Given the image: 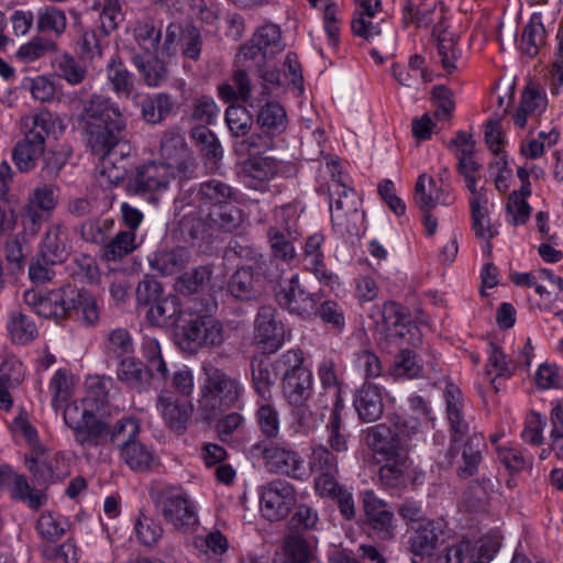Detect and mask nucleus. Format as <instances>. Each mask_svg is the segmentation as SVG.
Listing matches in <instances>:
<instances>
[{"label": "nucleus", "instance_id": "nucleus-1", "mask_svg": "<svg viewBox=\"0 0 563 563\" xmlns=\"http://www.w3.org/2000/svg\"><path fill=\"white\" fill-rule=\"evenodd\" d=\"M86 146L100 158H106L124 140L125 119L111 98L95 93L81 103L78 115Z\"/></svg>", "mask_w": 563, "mask_h": 563}, {"label": "nucleus", "instance_id": "nucleus-2", "mask_svg": "<svg viewBox=\"0 0 563 563\" xmlns=\"http://www.w3.org/2000/svg\"><path fill=\"white\" fill-rule=\"evenodd\" d=\"M446 416L451 427V445L449 455L456 457L461 452L462 463L457 466V475L468 478L476 474L482 461V450L485 446L482 435L467 437L468 423L464 419L461 391L454 385H449L444 391Z\"/></svg>", "mask_w": 563, "mask_h": 563}, {"label": "nucleus", "instance_id": "nucleus-3", "mask_svg": "<svg viewBox=\"0 0 563 563\" xmlns=\"http://www.w3.org/2000/svg\"><path fill=\"white\" fill-rule=\"evenodd\" d=\"M203 373L206 379L198 400L199 409L206 420H213L235 406L242 397L243 387L236 377L212 364H206Z\"/></svg>", "mask_w": 563, "mask_h": 563}, {"label": "nucleus", "instance_id": "nucleus-4", "mask_svg": "<svg viewBox=\"0 0 563 563\" xmlns=\"http://www.w3.org/2000/svg\"><path fill=\"white\" fill-rule=\"evenodd\" d=\"M417 419H406L395 415L387 422L376 424L365 431V443L382 457L408 452L410 441L419 432Z\"/></svg>", "mask_w": 563, "mask_h": 563}, {"label": "nucleus", "instance_id": "nucleus-5", "mask_svg": "<svg viewBox=\"0 0 563 563\" xmlns=\"http://www.w3.org/2000/svg\"><path fill=\"white\" fill-rule=\"evenodd\" d=\"M236 191L229 184L210 179L199 185L191 203L238 230L244 218L242 210L233 203Z\"/></svg>", "mask_w": 563, "mask_h": 563}, {"label": "nucleus", "instance_id": "nucleus-6", "mask_svg": "<svg viewBox=\"0 0 563 563\" xmlns=\"http://www.w3.org/2000/svg\"><path fill=\"white\" fill-rule=\"evenodd\" d=\"M152 500L167 523L180 530L198 523L196 507L180 486H164L152 493Z\"/></svg>", "mask_w": 563, "mask_h": 563}, {"label": "nucleus", "instance_id": "nucleus-7", "mask_svg": "<svg viewBox=\"0 0 563 563\" xmlns=\"http://www.w3.org/2000/svg\"><path fill=\"white\" fill-rule=\"evenodd\" d=\"M328 190L333 225L342 235H357V221L362 216L356 206V192L346 187L340 173L332 174Z\"/></svg>", "mask_w": 563, "mask_h": 563}, {"label": "nucleus", "instance_id": "nucleus-8", "mask_svg": "<svg viewBox=\"0 0 563 563\" xmlns=\"http://www.w3.org/2000/svg\"><path fill=\"white\" fill-rule=\"evenodd\" d=\"M79 289L67 285L41 294L34 289L24 291L23 300L35 313L44 318H53L58 322L73 316Z\"/></svg>", "mask_w": 563, "mask_h": 563}, {"label": "nucleus", "instance_id": "nucleus-9", "mask_svg": "<svg viewBox=\"0 0 563 563\" xmlns=\"http://www.w3.org/2000/svg\"><path fill=\"white\" fill-rule=\"evenodd\" d=\"M254 450L261 452L268 472L295 479L303 478L306 474L303 459L290 444L263 440L254 445Z\"/></svg>", "mask_w": 563, "mask_h": 563}, {"label": "nucleus", "instance_id": "nucleus-10", "mask_svg": "<svg viewBox=\"0 0 563 563\" xmlns=\"http://www.w3.org/2000/svg\"><path fill=\"white\" fill-rule=\"evenodd\" d=\"M178 230L183 241L192 246L211 243L216 232L235 231L231 225L220 222L211 212L201 211L197 206L183 216L178 222Z\"/></svg>", "mask_w": 563, "mask_h": 563}, {"label": "nucleus", "instance_id": "nucleus-11", "mask_svg": "<svg viewBox=\"0 0 563 563\" xmlns=\"http://www.w3.org/2000/svg\"><path fill=\"white\" fill-rule=\"evenodd\" d=\"M159 154L163 158L162 163L168 164L183 177H190L196 170V159L179 129L173 128L163 132Z\"/></svg>", "mask_w": 563, "mask_h": 563}, {"label": "nucleus", "instance_id": "nucleus-12", "mask_svg": "<svg viewBox=\"0 0 563 563\" xmlns=\"http://www.w3.org/2000/svg\"><path fill=\"white\" fill-rule=\"evenodd\" d=\"M296 504V490L286 481L274 479L261 487V511L269 521L285 519Z\"/></svg>", "mask_w": 563, "mask_h": 563}, {"label": "nucleus", "instance_id": "nucleus-13", "mask_svg": "<svg viewBox=\"0 0 563 563\" xmlns=\"http://www.w3.org/2000/svg\"><path fill=\"white\" fill-rule=\"evenodd\" d=\"M223 340V327L212 316H197L181 329L180 344L190 352L203 346H220Z\"/></svg>", "mask_w": 563, "mask_h": 563}, {"label": "nucleus", "instance_id": "nucleus-14", "mask_svg": "<svg viewBox=\"0 0 563 563\" xmlns=\"http://www.w3.org/2000/svg\"><path fill=\"white\" fill-rule=\"evenodd\" d=\"M177 174L168 164L148 162L139 166L126 183L130 195L146 196L166 189Z\"/></svg>", "mask_w": 563, "mask_h": 563}, {"label": "nucleus", "instance_id": "nucleus-15", "mask_svg": "<svg viewBox=\"0 0 563 563\" xmlns=\"http://www.w3.org/2000/svg\"><path fill=\"white\" fill-rule=\"evenodd\" d=\"M276 300L280 308L303 319H309L317 311L318 298L306 289L298 275L280 286Z\"/></svg>", "mask_w": 563, "mask_h": 563}, {"label": "nucleus", "instance_id": "nucleus-16", "mask_svg": "<svg viewBox=\"0 0 563 563\" xmlns=\"http://www.w3.org/2000/svg\"><path fill=\"white\" fill-rule=\"evenodd\" d=\"M445 522L442 519L421 523L408 539V551L412 563H428L444 536Z\"/></svg>", "mask_w": 563, "mask_h": 563}, {"label": "nucleus", "instance_id": "nucleus-17", "mask_svg": "<svg viewBox=\"0 0 563 563\" xmlns=\"http://www.w3.org/2000/svg\"><path fill=\"white\" fill-rule=\"evenodd\" d=\"M271 277L269 267L267 273L258 274L253 265H242L231 275L228 290L238 300H257L264 291V280Z\"/></svg>", "mask_w": 563, "mask_h": 563}, {"label": "nucleus", "instance_id": "nucleus-18", "mask_svg": "<svg viewBox=\"0 0 563 563\" xmlns=\"http://www.w3.org/2000/svg\"><path fill=\"white\" fill-rule=\"evenodd\" d=\"M365 522L383 540L394 534V514L388 505L379 499L374 492L366 490L362 495Z\"/></svg>", "mask_w": 563, "mask_h": 563}, {"label": "nucleus", "instance_id": "nucleus-19", "mask_svg": "<svg viewBox=\"0 0 563 563\" xmlns=\"http://www.w3.org/2000/svg\"><path fill=\"white\" fill-rule=\"evenodd\" d=\"M285 331L276 320L275 309L263 306L258 309L255 319V340L267 353L276 352L284 343Z\"/></svg>", "mask_w": 563, "mask_h": 563}, {"label": "nucleus", "instance_id": "nucleus-20", "mask_svg": "<svg viewBox=\"0 0 563 563\" xmlns=\"http://www.w3.org/2000/svg\"><path fill=\"white\" fill-rule=\"evenodd\" d=\"M157 408L168 429L176 433L185 432L194 411L191 402L175 397L166 389L157 398Z\"/></svg>", "mask_w": 563, "mask_h": 563}, {"label": "nucleus", "instance_id": "nucleus-21", "mask_svg": "<svg viewBox=\"0 0 563 563\" xmlns=\"http://www.w3.org/2000/svg\"><path fill=\"white\" fill-rule=\"evenodd\" d=\"M385 463L379 468V478L387 488L405 487L412 478V461L408 452L383 457Z\"/></svg>", "mask_w": 563, "mask_h": 563}, {"label": "nucleus", "instance_id": "nucleus-22", "mask_svg": "<svg viewBox=\"0 0 563 563\" xmlns=\"http://www.w3.org/2000/svg\"><path fill=\"white\" fill-rule=\"evenodd\" d=\"M115 375L120 383L136 393L147 390L152 382V374L146 371L145 364L131 355L118 360Z\"/></svg>", "mask_w": 563, "mask_h": 563}, {"label": "nucleus", "instance_id": "nucleus-23", "mask_svg": "<svg viewBox=\"0 0 563 563\" xmlns=\"http://www.w3.org/2000/svg\"><path fill=\"white\" fill-rule=\"evenodd\" d=\"M353 406L362 422L377 421L383 416L385 408L380 388L374 384H364L356 391Z\"/></svg>", "mask_w": 563, "mask_h": 563}, {"label": "nucleus", "instance_id": "nucleus-24", "mask_svg": "<svg viewBox=\"0 0 563 563\" xmlns=\"http://www.w3.org/2000/svg\"><path fill=\"white\" fill-rule=\"evenodd\" d=\"M382 323L378 325L380 333L387 339H405L410 334L415 325L410 324L409 316L405 308L395 301L384 303L380 310Z\"/></svg>", "mask_w": 563, "mask_h": 563}, {"label": "nucleus", "instance_id": "nucleus-25", "mask_svg": "<svg viewBox=\"0 0 563 563\" xmlns=\"http://www.w3.org/2000/svg\"><path fill=\"white\" fill-rule=\"evenodd\" d=\"M65 227L62 223H53L43 236L38 253L42 254L44 261L62 264L69 255Z\"/></svg>", "mask_w": 563, "mask_h": 563}, {"label": "nucleus", "instance_id": "nucleus-26", "mask_svg": "<svg viewBox=\"0 0 563 563\" xmlns=\"http://www.w3.org/2000/svg\"><path fill=\"white\" fill-rule=\"evenodd\" d=\"M183 310L179 297L169 295L152 302L146 318L152 325L175 328L178 325Z\"/></svg>", "mask_w": 563, "mask_h": 563}, {"label": "nucleus", "instance_id": "nucleus-27", "mask_svg": "<svg viewBox=\"0 0 563 563\" xmlns=\"http://www.w3.org/2000/svg\"><path fill=\"white\" fill-rule=\"evenodd\" d=\"M548 106L544 90L534 82H529L521 93L520 106L514 115L515 124L522 129L527 124V117L542 113Z\"/></svg>", "mask_w": 563, "mask_h": 563}, {"label": "nucleus", "instance_id": "nucleus-28", "mask_svg": "<svg viewBox=\"0 0 563 563\" xmlns=\"http://www.w3.org/2000/svg\"><path fill=\"white\" fill-rule=\"evenodd\" d=\"M227 260L239 258L244 265H253L258 274L267 273V267L272 264L253 244L242 238H233L224 249Z\"/></svg>", "mask_w": 563, "mask_h": 563}, {"label": "nucleus", "instance_id": "nucleus-29", "mask_svg": "<svg viewBox=\"0 0 563 563\" xmlns=\"http://www.w3.org/2000/svg\"><path fill=\"white\" fill-rule=\"evenodd\" d=\"M189 262L190 252L181 246L157 251L150 260L151 267L165 276L180 273Z\"/></svg>", "mask_w": 563, "mask_h": 563}, {"label": "nucleus", "instance_id": "nucleus-30", "mask_svg": "<svg viewBox=\"0 0 563 563\" xmlns=\"http://www.w3.org/2000/svg\"><path fill=\"white\" fill-rule=\"evenodd\" d=\"M313 559L314 552L309 542L299 534L291 533L284 538L274 563H310Z\"/></svg>", "mask_w": 563, "mask_h": 563}, {"label": "nucleus", "instance_id": "nucleus-31", "mask_svg": "<svg viewBox=\"0 0 563 563\" xmlns=\"http://www.w3.org/2000/svg\"><path fill=\"white\" fill-rule=\"evenodd\" d=\"M76 442L85 448L104 445L110 438V422L92 413L74 433Z\"/></svg>", "mask_w": 563, "mask_h": 563}, {"label": "nucleus", "instance_id": "nucleus-32", "mask_svg": "<svg viewBox=\"0 0 563 563\" xmlns=\"http://www.w3.org/2000/svg\"><path fill=\"white\" fill-rule=\"evenodd\" d=\"M323 242L324 236L322 234L316 233L309 236L305 244L303 261L306 268L313 273L320 283L330 285L333 282L334 276L327 271L324 265V256L321 250Z\"/></svg>", "mask_w": 563, "mask_h": 563}, {"label": "nucleus", "instance_id": "nucleus-33", "mask_svg": "<svg viewBox=\"0 0 563 563\" xmlns=\"http://www.w3.org/2000/svg\"><path fill=\"white\" fill-rule=\"evenodd\" d=\"M255 122L261 131L274 139L284 133L288 125L286 110L275 101H268L260 108Z\"/></svg>", "mask_w": 563, "mask_h": 563}, {"label": "nucleus", "instance_id": "nucleus-34", "mask_svg": "<svg viewBox=\"0 0 563 563\" xmlns=\"http://www.w3.org/2000/svg\"><path fill=\"white\" fill-rule=\"evenodd\" d=\"M150 55L151 56L145 57L141 54H135L132 57V62L145 85L158 87L166 81L168 70L165 63L158 58L157 54Z\"/></svg>", "mask_w": 563, "mask_h": 563}, {"label": "nucleus", "instance_id": "nucleus-35", "mask_svg": "<svg viewBox=\"0 0 563 563\" xmlns=\"http://www.w3.org/2000/svg\"><path fill=\"white\" fill-rule=\"evenodd\" d=\"M7 331L13 344L25 345L34 341L38 330L34 321L21 311H12L7 322Z\"/></svg>", "mask_w": 563, "mask_h": 563}, {"label": "nucleus", "instance_id": "nucleus-36", "mask_svg": "<svg viewBox=\"0 0 563 563\" xmlns=\"http://www.w3.org/2000/svg\"><path fill=\"white\" fill-rule=\"evenodd\" d=\"M545 44L547 31L541 16L533 14L522 30L519 49L525 55L534 57Z\"/></svg>", "mask_w": 563, "mask_h": 563}, {"label": "nucleus", "instance_id": "nucleus-37", "mask_svg": "<svg viewBox=\"0 0 563 563\" xmlns=\"http://www.w3.org/2000/svg\"><path fill=\"white\" fill-rule=\"evenodd\" d=\"M312 390V374L309 369H299L297 375L284 378V393L291 406L307 402Z\"/></svg>", "mask_w": 563, "mask_h": 563}, {"label": "nucleus", "instance_id": "nucleus-38", "mask_svg": "<svg viewBox=\"0 0 563 563\" xmlns=\"http://www.w3.org/2000/svg\"><path fill=\"white\" fill-rule=\"evenodd\" d=\"M487 202V197L478 196L475 199H470V208L472 228L475 232V236L488 241L485 252L490 253L492 244L489 240L497 234V231L490 225L488 210L486 208Z\"/></svg>", "mask_w": 563, "mask_h": 563}, {"label": "nucleus", "instance_id": "nucleus-39", "mask_svg": "<svg viewBox=\"0 0 563 563\" xmlns=\"http://www.w3.org/2000/svg\"><path fill=\"white\" fill-rule=\"evenodd\" d=\"M163 23L152 18H146L136 23L134 27V38L147 54H158L162 38Z\"/></svg>", "mask_w": 563, "mask_h": 563}, {"label": "nucleus", "instance_id": "nucleus-40", "mask_svg": "<svg viewBox=\"0 0 563 563\" xmlns=\"http://www.w3.org/2000/svg\"><path fill=\"white\" fill-rule=\"evenodd\" d=\"M252 380L256 393L264 399L271 397V387L278 377V372L274 363L266 358L254 357L251 361Z\"/></svg>", "mask_w": 563, "mask_h": 563}, {"label": "nucleus", "instance_id": "nucleus-41", "mask_svg": "<svg viewBox=\"0 0 563 563\" xmlns=\"http://www.w3.org/2000/svg\"><path fill=\"white\" fill-rule=\"evenodd\" d=\"M176 102L165 92L147 97L142 101V118L150 124L163 122L174 111Z\"/></svg>", "mask_w": 563, "mask_h": 563}, {"label": "nucleus", "instance_id": "nucleus-42", "mask_svg": "<svg viewBox=\"0 0 563 563\" xmlns=\"http://www.w3.org/2000/svg\"><path fill=\"white\" fill-rule=\"evenodd\" d=\"M190 136L199 153L210 162L217 163L223 157V148L218 136L206 125H196Z\"/></svg>", "mask_w": 563, "mask_h": 563}, {"label": "nucleus", "instance_id": "nucleus-43", "mask_svg": "<svg viewBox=\"0 0 563 563\" xmlns=\"http://www.w3.org/2000/svg\"><path fill=\"white\" fill-rule=\"evenodd\" d=\"M44 154V145H42V137L32 135V137L24 139L14 147L13 161L21 172H29L35 166L36 159Z\"/></svg>", "mask_w": 563, "mask_h": 563}, {"label": "nucleus", "instance_id": "nucleus-44", "mask_svg": "<svg viewBox=\"0 0 563 563\" xmlns=\"http://www.w3.org/2000/svg\"><path fill=\"white\" fill-rule=\"evenodd\" d=\"M121 457L131 470L136 472H147L156 463L152 450L137 439L134 442L124 443V448L121 449Z\"/></svg>", "mask_w": 563, "mask_h": 563}, {"label": "nucleus", "instance_id": "nucleus-45", "mask_svg": "<svg viewBox=\"0 0 563 563\" xmlns=\"http://www.w3.org/2000/svg\"><path fill=\"white\" fill-rule=\"evenodd\" d=\"M442 191L437 187L435 180L427 174H421L415 185V203L420 210H432L440 202H448L442 197Z\"/></svg>", "mask_w": 563, "mask_h": 563}, {"label": "nucleus", "instance_id": "nucleus-46", "mask_svg": "<svg viewBox=\"0 0 563 563\" xmlns=\"http://www.w3.org/2000/svg\"><path fill=\"white\" fill-rule=\"evenodd\" d=\"M274 146V137L266 132L247 134L233 143V150L238 156H258Z\"/></svg>", "mask_w": 563, "mask_h": 563}, {"label": "nucleus", "instance_id": "nucleus-47", "mask_svg": "<svg viewBox=\"0 0 563 563\" xmlns=\"http://www.w3.org/2000/svg\"><path fill=\"white\" fill-rule=\"evenodd\" d=\"M107 78L112 90L119 96L129 98L134 90L133 74L128 70L121 60L114 58L107 65Z\"/></svg>", "mask_w": 563, "mask_h": 563}, {"label": "nucleus", "instance_id": "nucleus-48", "mask_svg": "<svg viewBox=\"0 0 563 563\" xmlns=\"http://www.w3.org/2000/svg\"><path fill=\"white\" fill-rule=\"evenodd\" d=\"M134 352V342L125 328L111 330L104 340V353L108 357L120 360Z\"/></svg>", "mask_w": 563, "mask_h": 563}, {"label": "nucleus", "instance_id": "nucleus-49", "mask_svg": "<svg viewBox=\"0 0 563 563\" xmlns=\"http://www.w3.org/2000/svg\"><path fill=\"white\" fill-rule=\"evenodd\" d=\"M213 275L211 265H201L183 274L177 280V289L187 295L203 291L209 287Z\"/></svg>", "mask_w": 563, "mask_h": 563}, {"label": "nucleus", "instance_id": "nucleus-50", "mask_svg": "<svg viewBox=\"0 0 563 563\" xmlns=\"http://www.w3.org/2000/svg\"><path fill=\"white\" fill-rule=\"evenodd\" d=\"M267 236L275 257L285 262H289L295 258V247L289 241L292 239L290 225L286 224L285 228H278L277 225L271 227L267 231Z\"/></svg>", "mask_w": 563, "mask_h": 563}, {"label": "nucleus", "instance_id": "nucleus-51", "mask_svg": "<svg viewBox=\"0 0 563 563\" xmlns=\"http://www.w3.org/2000/svg\"><path fill=\"white\" fill-rule=\"evenodd\" d=\"M69 528L66 518L53 512H44L36 522V531L44 541L54 543L58 541Z\"/></svg>", "mask_w": 563, "mask_h": 563}, {"label": "nucleus", "instance_id": "nucleus-52", "mask_svg": "<svg viewBox=\"0 0 563 563\" xmlns=\"http://www.w3.org/2000/svg\"><path fill=\"white\" fill-rule=\"evenodd\" d=\"M254 43L263 48V58L272 57L280 53L285 45L282 42V33L276 24H265L253 35Z\"/></svg>", "mask_w": 563, "mask_h": 563}, {"label": "nucleus", "instance_id": "nucleus-53", "mask_svg": "<svg viewBox=\"0 0 563 563\" xmlns=\"http://www.w3.org/2000/svg\"><path fill=\"white\" fill-rule=\"evenodd\" d=\"M135 232L120 231L103 247V258L117 262L132 253L136 249Z\"/></svg>", "mask_w": 563, "mask_h": 563}, {"label": "nucleus", "instance_id": "nucleus-54", "mask_svg": "<svg viewBox=\"0 0 563 563\" xmlns=\"http://www.w3.org/2000/svg\"><path fill=\"white\" fill-rule=\"evenodd\" d=\"M253 118L242 106H230L225 111V123L233 137L246 136L253 125Z\"/></svg>", "mask_w": 563, "mask_h": 563}, {"label": "nucleus", "instance_id": "nucleus-55", "mask_svg": "<svg viewBox=\"0 0 563 563\" xmlns=\"http://www.w3.org/2000/svg\"><path fill=\"white\" fill-rule=\"evenodd\" d=\"M56 51L57 44L54 41L34 36L27 43L20 46L16 57L23 63H32Z\"/></svg>", "mask_w": 563, "mask_h": 563}, {"label": "nucleus", "instance_id": "nucleus-56", "mask_svg": "<svg viewBox=\"0 0 563 563\" xmlns=\"http://www.w3.org/2000/svg\"><path fill=\"white\" fill-rule=\"evenodd\" d=\"M53 66L58 77L70 85L82 82L87 76V69L69 54L56 57Z\"/></svg>", "mask_w": 563, "mask_h": 563}, {"label": "nucleus", "instance_id": "nucleus-57", "mask_svg": "<svg viewBox=\"0 0 563 563\" xmlns=\"http://www.w3.org/2000/svg\"><path fill=\"white\" fill-rule=\"evenodd\" d=\"M140 433L137 419L133 417H123L113 424L110 423L109 442L124 448V443L134 442Z\"/></svg>", "mask_w": 563, "mask_h": 563}, {"label": "nucleus", "instance_id": "nucleus-58", "mask_svg": "<svg viewBox=\"0 0 563 563\" xmlns=\"http://www.w3.org/2000/svg\"><path fill=\"white\" fill-rule=\"evenodd\" d=\"M67 26V18L63 10L56 7H46L37 14V29L43 33H53L60 36Z\"/></svg>", "mask_w": 563, "mask_h": 563}, {"label": "nucleus", "instance_id": "nucleus-59", "mask_svg": "<svg viewBox=\"0 0 563 563\" xmlns=\"http://www.w3.org/2000/svg\"><path fill=\"white\" fill-rule=\"evenodd\" d=\"M58 188L52 184L35 187L29 196L26 205L51 216L58 203Z\"/></svg>", "mask_w": 563, "mask_h": 563}, {"label": "nucleus", "instance_id": "nucleus-60", "mask_svg": "<svg viewBox=\"0 0 563 563\" xmlns=\"http://www.w3.org/2000/svg\"><path fill=\"white\" fill-rule=\"evenodd\" d=\"M245 173L257 180L266 181L274 178L278 172V162L268 156H254L244 162Z\"/></svg>", "mask_w": 563, "mask_h": 563}, {"label": "nucleus", "instance_id": "nucleus-61", "mask_svg": "<svg viewBox=\"0 0 563 563\" xmlns=\"http://www.w3.org/2000/svg\"><path fill=\"white\" fill-rule=\"evenodd\" d=\"M422 371V365L417 358V354L408 349H404L394 361L390 373L396 378H413Z\"/></svg>", "mask_w": 563, "mask_h": 563}, {"label": "nucleus", "instance_id": "nucleus-62", "mask_svg": "<svg viewBox=\"0 0 563 563\" xmlns=\"http://www.w3.org/2000/svg\"><path fill=\"white\" fill-rule=\"evenodd\" d=\"M256 422L262 434L267 441H273L279 433V417L276 408L269 404H263L255 413Z\"/></svg>", "mask_w": 563, "mask_h": 563}, {"label": "nucleus", "instance_id": "nucleus-63", "mask_svg": "<svg viewBox=\"0 0 563 563\" xmlns=\"http://www.w3.org/2000/svg\"><path fill=\"white\" fill-rule=\"evenodd\" d=\"M48 219L49 214L25 203L21 213L22 236L24 239L35 238L40 233L43 223Z\"/></svg>", "mask_w": 563, "mask_h": 563}, {"label": "nucleus", "instance_id": "nucleus-64", "mask_svg": "<svg viewBox=\"0 0 563 563\" xmlns=\"http://www.w3.org/2000/svg\"><path fill=\"white\" fill-rule=\"evenodd\" d=\"M53 394L52 406L58 410L71 396V382L67 371L58 369L49 383Z\"/></svg>", "mask_w": 563, "mask_h": 563}]
</instances>
